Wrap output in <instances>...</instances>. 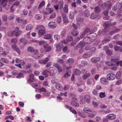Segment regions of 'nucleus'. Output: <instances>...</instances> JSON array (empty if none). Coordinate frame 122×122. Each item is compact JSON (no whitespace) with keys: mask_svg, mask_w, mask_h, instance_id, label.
<instances>
[{"mask_svg":"<svg viewBox=\"0 0 122 122\" xmlns=\"http://www.w3.org/2000/svg\"><path fill=\"white\" fill-rule=\"evenodd\" d=\"M7 19V15H4L2 17V19L4 21H6Z\"/></svg>","mask_w":122,"mask_h":122,"instance_id":"62","label":"nucleus"},{"mask_svg":"<svg viewBox=\"0 0 122 122\" xmlns=\"http://www.w3.org/2000/svg\"><path fill=\"white\" fill-rule=\"evenodd\" d=\"M99 96L100 98H103L106 96L105 92H101L99 93Z\"/></svg>","mask_w":122,"mask_h":122,"instance_id":"48","label":"nucleus"},{"mask_svg":"<svg viewBox=\"0 0 122 122\" xmlns=\"http://www.w3.org/2000/svg\"><path fill=\"white\" fill-rule=\"evenodd\" d=\"M83 14L85 17H88L90 15V12L88 10H86L84 11Z\"/></svg>","mask_w":122,"mask_h":122,"instance_id":"35","label":"nucleus"},{"mask_svg":"<svg viewBox=\"0 0 122 122\" xmlns=\"http://www.w3.org/2000/svg\"><path fill=\"white\" fill-rule=\"evenodd\" d=\"M49 72L47 70H46L43 72L42 74L45 76V77H46L48 76Z\"/></svg>","mask_w":122,"mask_h":122,"instance_id":"38","label":"nucleus"},{"mask_svg":"<svg viewBox=\"0 0 122 122\" xmlns=\"http://www.w3.org/2000/svg\"><path fill=\"white\" fill-rule=\"evenodd\" d=\"M85 43L82 41L80 42L77 45V46L79 48H82L85 46Z\"/></svg>","mask_w":122,"mask_h":122,"instance_id":"21","label":"nucleus"},{"mask_svg":"<svg viewBox=\"0 0 122 122\" xmlns=\"http://www.w3.org/2000/svg\"><path fill=\"white\" fill-rule=\"evenodd\" d=\"M82 72L84 74H85L82 76L83 79L86 80L90 76V73H87L88 71L86 70H83Z\"/></svg>","mask_w":122,"mask_h":122,"instance_id":"6","label":"nucleus"},{"mask_svg":"<svg viewBox=\"0 0 122 122\" xmlns=\"http://www.w3.org/2000/svg\"><path fill=\"white\" fill-rule=\"evenodd\" d=\"M114 56H112V58L111 59L110 61L112 62H115L119 58L120 55L119 54H114Z\"/></svg>","mask_w":122,"mask_h":122,"instance_id":"7","label":"nucleus"},{"mask_svg":"<svg viewBox=\"0 0 122 122\" xmlns=\"http://www.w3.org/2000/svg\"><path fill=\"white\" fill-rule=\"evenodd\" d=\"M63 10L65 12L67 13H68V8L67 5H64V7L63 8Z\"/></svg>","mask_w":122,"mask_h":122,"instance_id":"45","label":"nucleus"},{"mask_svg":"<svg viewBox=\"0 0 122 122\" xmlns=\"http://www.w3.org/2000/svg\"><path fill=\"white\" fill-rule=\"evenodd\" d=\"M49 58L47 57L45 59L42 60H40L39 62L41 63H42L44 64H46L47 63V62L49 60Z\"/></svg>","mask_w":122,"mask_h":122,"instance_id":"27","label":"nucleus"},{"mask_svg":"<svg viewBox=\"0 0 122 122\" xmlns=\"http://www.w3.org/2000/svg\"><path fill=\"white\" fill-rule=\"evenodd\" d=\"M39 91H40V92H46V93L44 94V95L45 96H49L50 95V93L46 91V90L45 88L42 87L39 89Z\"/></svg>","mask_w":122,"mask_h":122,"instance_id":"17","label":"nucleus"},{"mask_svg":"<svg viewBox=\"0 0 122 122\" xmlns=\"http://www.w3.org/2000/svg\"><path fill=\"white\" fill-rule=\"evenodd\" d=\"M19 2L18 1H17L15 3H14L13 5L11 6L10 8V11L11 12H13L14 11V10L13 9L14 6V5L17 6L19 5Z\"/></svg>","mask_w":122,"mask_h":122,"instance_id":"31","label":"nucleus"},{"mask_svg":"<svg viewBox=\"0 0 122 122\" xmlns=\"http://www.w3.org/2000/svg\"><path fill=\"white\" fill-rule=\"evenodd\" d=\"M44 47L46 52H47L50 51L51 49V46H49L48 44H46L44 45Z\"/></svg>","mask_w":122,"mask_h":122,"instance_id":"15","label":"nucleus"},{"mask_svg":"<svg viewBox=\"0 0 122 122\" xmlns=\"http://www.w3.org/2000/svg\"><path fill=\"white\" fill-rule=\"evenodd\" d=\"M61 17L60 16L58 17L57 18V23L58 24H60L61 21Z\"/></svg>","mask_w":122,"mask_h":122,"instance_id":"53","label":"nucleus"},{"mask_svg":"<svg viewBox=\"0 0 122 122\" xmlns=\"http://www.w3.org/2000/svg\"><path fill=\"white\" fill-rule=\"evenodd\" d=\"M83 111L88 114H91L92 112V110L87 107H84L83 109Z\"/></svg>","mask_w":122,"mask_h":122,"instance_id":"28","label":"nucleus"},{"mask_svg":"<svg viewBox=\"0 0 122 122\" xmlns=\"http://www.w3.org/2000/svg\"><path fill=\"white\" fill-rule=\"evenodd\" d=\"M90 96L88 95H86L84 97V99L85 101L89 103L90 102Z\"/></svg>","mask_w":122,"mask_h":122,"instance_id":"23","label":"nucleus"},{"mask_svg":"<svg viewBox=\"0 0 122 122\" xmlns=\"http://www.w3.org/2000/svg\"><path fill=\"white\" fill-rule=\"evenodd\" d=\"M89 35H87V36L84 37L83 40L87 44H90L92 42L91 40V37Z\"/></svg>","mask_w":122,"mask_h":122,"instance_id":"9","label":"nucleus"},{"mask_svg":"<svg viewBox=\"0 0 122 122\" xmlns=\"http://www.w3.org/2000/svg\"><path fill=\"white\" fill-rule=\"evenodd\" d=\"M90 29L88 28H87L83 32L86 35L90 32Z\"/></svg>","mask_w":122,"mask_h":122,"instance_id":"59","label":"nucleus"},{"mask_svg":"<svg viewBox=\"0 0 122 122\" xmlns=\"http://www.w3.org/2000/svg\"><path fill=\"white\" fill-rule=\"evenodd\" d=\"M78 114L83 118H85L86 117V116L81 112H78Z\"/></svg>","mask_w":122,"mask_h":122,"instance_id":"51","label":"nucleus"},{"mask_svg":"<svg viewBox=\"0 0 122 122\" xmlns=\"http://www.w3.org/2000/svg\"><path fill=\"white\" fill-rule=\"evenodd\" d=\"M92 55V54H84L82 56L83 57L87 58L90 57Z\"/></svg>","mask_w":122,"mask_h":122,"instance_id":"49","label":"nucleus"},{"mask_svg":"<svg viewBox=\"0 0 122 122\" xmlns=\"http://www.w3.org/2000/svg\"><path fill=\"white\" fill-rule=\"evenodd\" d=\"M81 71L78 69H75L74 70L73 74L76 76L79 75L81 74Z\"/></svg>","mask_w":122,"mask_h":122,"instance_id":"24","label":"nucleus"},{"mask_svg":"<svg viewBox=\"0 0 122 122\" xmlns=\"http://www.w3.org/2000/svg\"><path fill=\"white\" fill-rule=\"evenodd\" d=\"M69 110L71 111L74 114H76L77 113L76 111L74 109H73L72 107H71L70 108Z\"/></svg>","mask_w":122,"mask_h":122,"instance_id":"55","label":"nucleus"},{"mask_svg":"<svg viewBox=\"0 0 122 122\" xmlns=\"http://www.w3.org/2000/svg\"><path fill=\"white\" fill-rule=\"evenodd\" d=\"M20 46L21 48L23 49L26 44L27 41L25 38H22L20 40Z\"/></svg>","mask_w":122,"mask_h":122,"instance_id":"5","label":"nucleus"},{"mask_svg":"<svg viewBox=\"0 0 122 122\" xmlns=\"http://www.w3.org/2000/svg\"><path fill=\"white\" fill-rule=\"evenodd\" d=\"M74 61V60L72 58H69L67 61V63H69V64H71Z\"/></svg>","mask_w":122,"mask_h":122,"instance_id":"47","label":"nucleus"},{"mask_svg":"<svg viewBox=\"0 0 122 122\" xmlns=\"http://www.w3.org/2000/svg\"><path fill=\"white\" fill-rule=\"evenodd\" d=\"M105 63L106 64L109 66H112L113 65V64L112 63L108 61H106L105 62Z\"/></svg>","mask_w":122,"mask_h":122,"instance_id":"52","label":"nucleus"},{"mask_svg":"<svg viewBox=\"0 0 122 122\" xmlns=\"http://www.w3.org/2000/svg\"><path fill=\"white\" fill-rule=\"evenodd\" d=\"M44 37L45 39H50L52 38V35L51 34H47L45 35Z\"/></svg>","mask_w":122,"mask_h":122,"instance_id":"33","label":"nucleus"},{"mask_svg":"<svg viewBox=\"0 0 122 122\" xmlns=\"http://www.w3.org/2000/svg\"><path fill=\"white\" fill-rule=\"evenodd\" d=\"M90 17L91 19H96L97 20H98L101 18V17L100 15H98L97 13H94L91 14Z\"/></svg>","mask_w":122,"mask_h":122,"instance_id":"8","label":"nucleus"},{"mask_svg":"<svg viewBox=\"0 0 122 122\" xmlns=\"http://www.w3.org/2000/svg\"><path fill=\"white\" fill-rule=\"evenodd\" d=\"M54 38L56 40H59L60 39V36L58 34H56L54 35Z\"/></svg>","mask_w":122,"mask_h":122,"instance_id":"44","label":"nucleus"},{"mask_svg":"<svg viewBox=\"0 0 122 122\" xmlns=\"http://www.w3.org/2000/svg\"><path fill=\"white\" fill-rule=\"evenodd\" d=\"M66 39L67 40V41H70L72 40L73 38L71 36H68L67 37Z\"/></svg>","mask_w":122,"mask_h":122,"instance_id":"54","label":"nucleus"},{"mask_svg":"<svg viewBox=\"0 0 122 122\" xmlns=\"http://www.w3.org/2000/svg\"><path fill=\"white\" fill-rule=\"evenodd\" d=\"M100 81L101 83L105 85L107 84L108 83L107 80L104 77L102 78H101Z\"/></svg>","mask_w":122,"mask_h":122,"instance_id":"26","label":"nucleus"},{"mask_svg":"<svg viewBox=\"0 0 122 122\" xmlns=\"http://www.w3.org/2000/svg\"><path fill=\"white\" fill-rule=\"evenodd\" d=\"M46 10L48 12V14L51 13L53 11V9L52 8H46Z\"/></svg>","mask_w":122,"mask_h":122,"instance_id":"46","label":"nucleus"},{"mask_svg":"<svg viewBox=\"0 0 122 122\" xmlns=\"http://www.w3.org/2000/svg\"><path fill=\"white\" fill-rule=\"evenodd\" d=\"M1 59L2 61L5 63H8L9 62L6 59L4 58H2Z\"/></svg>","mask_w":122,"mask_h":122,"instance_id":"63","label":"nucleus"},{"mask_svg":"<svg viewBox=\"0 0 122 122\" xmlns=\"http://www.w3.org/2000/svg\"><path fill=\"white\" fill-rule=\"evenodd\" d=\"M92 104L94 107H97L98 105V103L94 101H93Z\"/></svg>","mask_w":122,"mask_h":122,"instance_id":"56","label":"nucleus"},{"mask_svg":"<svg viewBox=\"0 0 122 122\" xmlns=\"http://www.w3.org/2000/svg\"><path fill=\"white\" fill-rule=\"evenodd\" d=\"M122 7V3L121 2L117 3L112 8L113 11H116L117 9H119Z\"/></svg>","mask_w":122,"mask_h":122,"instance_id":"10","label":"nucleus"},{"mask_svg":"<svg viewBox=\"0 0 122 122\" xmlns=\"http://www.w3.org/2000/svg\"><path fill=\"white\" fill-rule=\"evenodd\" d=\"M68 16L69 18L71 19H73L74 17V14L73 12L70 11L68 14Z\"/></svg>","mask_w":122,"mask_h":122,"instance_id":"37","label":"nucleus"},{"mask_svg":"<svg viewBox=\"0 0 122 122\" xmlns=\"http://www.w3.org/2000/svg\"><path fill=\"white\" fill-rule=\"evenodd\" d=\"M115 74L113 73L109 74L107 76V79L110 80H114L115 78Z\"/></svg>","mask_w":122,"mask_h":122,"instance_id":"11","label":"nucleus"},{"mask_svg":"<svg viewBox=\"0 0 122 122\" xmlns=\"http://www.w3.org/2000/svg\"><path fill=\"white\" fill-rule=\"evenodd\" d=\"M27 51L31 53L35 51L34 49L31 46L28 47L27 49Z\"/></svg>","mask_w":122,"mask_h":122,"instance_id":"42","label":"nucleus"},{"mask_svg":"<svg viewBox=\"0 0 122 122\" xmlns=\"http://www.w3.org/2000/svg\"><path fill=\"white\" fill-rule=\"evenodd\" d=\"M100 60V58L99 57H94L91 59V61L93 62L96 63L99 62Z\"/></svg>","mask_w":122,"mask_h":122,"instance_id":"19","label":"nucleus"},{"mask_svg":"<svg viewBox=\"0 0 122 122\" xmlns=\"http://www.w3.org/2000/svg\"><path fill=\"white\" fill-rule=\"evenodd\" d=\"M70 75L71 74H70L68 72H67L65 74L64 76V78H66L70 76Z\"/></svg>","mask_w":122,"mask_h":122,"instance_id":"57","label":"nucleus"},{"mask_svg":"<svg viewBox=\"0 0 122 122\" xmlns=\"http://www.w3.org/2000/svg\"><path fill=\"white\" fill-rule=\"evenodd\" d=\"M89 36L91 37L92 41H94L97 38V35L95 33H91L88 34Z\"/></svg>","mask_w":122,"mask_h":122,"instance_id":"12","label":"nucleus"},{"mask_svg":"<svg viewBox=\"0 0 122 122\" xmlns=\"http://www.w3.org/2000/svg\"><path fill=\"white\" fill-rule=\"evenodd\" d=\"M101 11V9L98 6H96L94 8V11L96 13H99Z\"/></svg>","mask_w":122,"mask_h":122,"instance_id":"40","label":"nucleus"},{"mask_svg":"<svg viewBox=\"0 0 122 122\" xmlns=\"http://www.w3.org/2000/svg\"><path fill=\"white\" fill-rule=\"evenodd\" d=\"M56 89L60 91H61L63 90V88L61 85L60 84L57 83L56 85Z\"/></svg>","mask_w":122,"mask_h":122,"instance_id":"29","label":"nucleus"},{"mask_svg":"<svg viewBox=\"0 0 122 122\" xmlns=\"http://www.w3.org/2000/svg\"><path fill=\"white\" fill-rule=\"evenodd\" d=\"M94 81V80L93 79L90 78L87 80V84L88 85H91L92 84V82Z\"/></svg>","mask_w":122,"mask_h":122,"instance_id":"32","label":"nucleus"},{"mask_svg":"<svg viewBox=\"0 0 122 122\" xmlns=\"http://www.w3.org/2000/svg\"><path fill=\"white\" fill-rule=\"evenodd\" d=\"M120 30L119 29H115L114 30L112 31L109 32V34L111 35H112L116 33L117 32L119 31Z\"/></svg>","mask_w":122,"mask_h":122,"instance_id":"39","label":"nucleus"},{"mask_svg":"<svg viewBox=\"0 0 122 122\" xmlns=\"http://www.w3.org/2000/svg\"><path fill=\"white\" fill-rule=\"evenodd\" d=\"M56 14L55 13H52L50 16L49 18L50 19L54 18L56 17Z\"/></svg>","mask_w":122,"mask_h":122,"instance_id":"58","label":"nucleus"},{"mask_svg":"<svg viewBox=\"0 0 122 122\" xmlns=\"http://www.w3.org/2000/svg\"><path fill=\"white\" fill-rule=\"evenodd\" d=\"M54 46L56 48V50L57 51H59L61 50L63 47V45L61 44H55Z\"/></svg>","mask_w":122,"mask_h":122,"instance_id":"18","label":"nucleus"},{"mask_svg":"<svg viewBox=\"0 0 122 122\" xmlns=\"http://www.w3.org/2000/svg\"><path fill=\"white\" fill-rule=\"evenodd\" d=\"M116 24V22H114L112 23H111V22L109 21H106L103 25V26L104 28L103 30V31H104L105 33H106L110 29V27L111 26H114Z\"/></svg>","mask_w":122,"mask_h":122,"instance_id":"1","label":"nucleus"},{"mask_svg":"<svg viewBox=\"0 0 122 122\" xmlns=\"http://www.w3.org/2000/svg\"><path fill=\"white\" fill-rule=\"evenodd\" d=\"M63 5L64 1L63 0H61L58 2V5L60 9H62L63 8Z\"/></svg>","mask_w":122,"mask_h":122,"instance_id":"36","label":"nucleus"},{"mask_svg":"<svg viewBox=\"0 0 122 122\" xmlns=\"http://www.w3.org/2000/svg\"><path fill=\"white\" fill-rule=\"evenodd\" d=\"M96 120L97 122H100L101 121V117L99 116H97L95 117Z\"/></svg>","mask_w":122,"mask_h":122,"instance_id":"64","label":"nucleus"},{"mask_svg":"<svg viewBox=\"0 0 122 122\" xmlns=\"http://www.w3.org/2000/svg\"><path fill=\"white\" fill-rule=\"evenodd\" d=\"M116 118L115 115L113 114H110L106 117V118L111 120H113Z\"/></svg>","mask_w":122,"mask_h":122,"instance_id":"13","label":"nucleus"},{"mask_svg":"<svg viewBox=\"0 0 122 122\" xmlns=\"http://www.w3.org/2000/svg\"><path fill=\"white\" fill-rule=\"evenodd\" d=\"M87 63L86 61H81V63L79 65L80 66L83 67L87 65Z\"/></svg>","mask_w":122,"mask_h":122,"instance_id":"34","label":"nucleus"},{"mask_svg":"<svg viewBox=\"0 0 122 122\" xmlns=\"http://www.w3.org/2000/svg\"><path fill=\"white\" fill-rule=\"evenodd\" d=\"M53 66L57 69L59 72L61 73L62 72V67L59 64L55 63L54 64Z\"/></svg>","mask_w":122,"mask_h":122,"instance_id":"14","label":"nucleus"},{"mask_svg":"<svg viewBox=\"0 0 122 122\" xmlns=\"http://www.w3.org/2000/svg\"><path fill=\"white\" fill-rule=\"evenodd\" d=\"M30 78L28 80V81L30 82H32L33 81V77L34 76L33 74H30L29 76Z\"/></svg>","mask_w":122,"mask_h":122,"instance_id":"43","label":"nucleus"},{"mask_svg":"<svg viewBox=\"0 0 122 122\" xmlns=\"http://www.w3.org/2000/svg\"><path fill=\"white\" fill-rule=\"evenodd\" d=\"M71 104L74 107H77L79 106V104L77 102L74 101H72L71 102Z\"/></svg>","mask_w":122,"mask_h":122,"instance_id":"41","label":"nucleus"},{"mask_svg":"<svg viewBox=\"0 0 122 122\" xmlns=\"http://www.w3.org/2000/svg\"><path fill=\"white\" fill-rule=\"evenodd\" d=\"M71 34L73 36H76L78 34L79 32L76 29H73L71 31Z\"/></svg>","mask_w":122,"mask_h":122,"instance_id":"25","label":"nucleus"},{"mask_svg":"<svg viewBox=\"0 0 122 122\" xmlns=\"http://www.w3.org/2000/svg\"><path fill=\"white\" fill-rule=\"evenodd\" d=\"M118 45L122 46V42L121 41H117L115 42Z\"/></svg>","mask_w":122,"mask_h":122,"instance_id":"61","label":"nucleus"},{"mask_svg":"<svg viewBox=\"0 0 122 122\" xmlns=\"http://www.w3.org/2000/svg\"><path fill=\"white\" fill-rule=\"evenodd\" d=\"M33 25L30 24H28L27 25L26 30L27 31H29L31 30L33 28Z\"/></svg>","mask_w":122,"mask_h":122,"instance_id":"30","label":"nucleus"},{"mask_svg":"<svg viewBox=\"0 0 122 122\" xmlns=\"http://www.w3.org/2000/svg\"><path fill=\"white\" fill-rule=\"evenodd\" d=\"M105 7L109 8H110L111 7V2L109 0L106 1L104 4Z\"/></svg>","mask_w":122,"mask_h":122,"instance_id":"22","label":"nucleus"},{"mask_svg":"<svg viewBox=\"0 0 122 122\" xmlns=\"http://www.w3.org/2000/svg\"><path fill=\"white\" fill-rule=\"evenodd\" d=\"M12 48L15 51H16L18 53H20V52L18 48L17 47L16 44H14L12 45Z\"/></svg>","mask_w":122,"mask_h":122,"instance_id":"20","label":"nucleus"},{"mask_svg":"<svg viewBox=\"0 0 122 122\" xmlns=\"http://www.w3.org/2000/svg\"><path fill=\"white\" fill-rule=\"evenodd\" d=\"M76 20L78 22H82L83 21V19L78 17L76 18Z\"/></svg>","mask_w":122,"mask_h":122,"instance_id":"50","label":"nucleus"},{"mask_svg":"<svg viewBox=\"0 0 122 122\" xmlns=\"http://www.w3.org/2000/svg\"><path fill=\"white\" fill-rule=\"evenodd\" d=\"M15 0H3L1 2V5L4 7L6 9H9L10 6V3Z\"/></svg>","mask_w":122,"mask_h":122,"instance_id":"3","label":"nucleus"},{"mask_svg":"<svg viewBox=\"0 0 122 122\" xmlns=\"http://www.w3.org/2000/svg\"><path fill=\"white\" fill-rule=\"evenodd\" d=\"M45 4V2L44 1H42L39 4V8H40L44 5Z\"/></svg>","mask_w":122,"mask_h":122,"instance_id":"60","label":"nucleus"},{"mask_svg":"<svg viewBox=\"0 0 122 122\" xmlns=\"http://www.w3.org/2000/svg\"><path fill=\"white\" fill-rule=\"evenodd\" d=\"M48 25L51 28H54L56 26V24L55 22L51 21L49 23Z\"/></svg>","mask_w":122,"mask_h":122,"instance_id":"16","label":"nucleus"},{"mask_svg":"<svg viewBox=\"0 0 122 122\" xmlns=\"http://www.w3.org/2000/svg\"><path fill=\"white\" fill-rule=\"evenodd\" d=\"M19 30V27H16L15 28L14 30L9 32L8 35L9 36H11L14 35H15L16 36H19L22 33V32L21 30Z\"/></svg>","mask_w":122,"mask_h":122,"instance_id":"2","label":"nucleus"},{"mask_svg":"<svg viewBox=\"0 0 122 122\" xmlns=\"http://www.w3.org/2000/svg\"><path fill=\"white\" fill-rule=\"evenodd\" d=\"M39 35L40 36H43L46 33L45 28L43 26H39Z\"/></svg>","mask_w":122,"mask_h":122,"instance_id":"4","label":"nucleus"}]
</instances>
